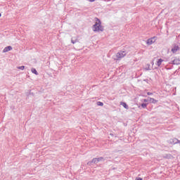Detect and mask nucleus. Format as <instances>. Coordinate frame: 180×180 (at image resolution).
Masks as SVG:
<instances>
[{
	"label": "nucleus",
	"mask_w": 180,
	"mask_h": 180,
	"mask_svg": "<svg viewBox=\"0 0 180 180\" xmlns=\"http://www.w3.org/2000/svg\"><path fill=\"white\" fill-rule=\"evenodd\" d=\"M94 32H103V27L101 25V20L97 19V22L93 25Z\"/></svg>",
	"instance_id": "1"
},
{
	"label": "nucleus",
	"mask_w": 180,
	"mask_h": 180,
	"mask_svg": "<svg viewBox=\"0 0 180 180\" xmlns=\"http://www.w3.org/2000/svg\"><path fill=\"white\" fill-rule=\"evenodd\" d=\"M126 54H127L126 51H120L117 52V54L114 56V60H122V58L125 57Z\"/></svg>",
	"instance_id": "2"
},
{
	"label": "nucleus",
	"mask_w": 180,
	"mask_h": 180,
	"mask_svg": "<svg viewBox=\"0 0 180 180\" xmlns=\"http://www.w3.org/2000/svg\"><path fill=\"white\" fill-rule=\"evenodd\" d=\"M98 162L97 158H94L91 161L87 162V165L91 166L92 164H98Z\"/></svg>",
	"instance_id": "3"
},
{
	"label": "nucleus",
	"mask_w": 180,
	"mask_h": 180,
	"mask_svg": "<svg viewBox=\"0 0 180 180\" xmlns=\"http://www.w3.org/2000/svg\"><path fill=\"white\" fill-rule=\"evenodd\" d=\"M11 50H12V46H6L3 50V53H8V51H11Z\"/></svg>",
	"instance_id": "4"
},
{
	"label": "nucleus",
	"mask_w": 180,
	"mask_h": 180,
	"mask_svg": "<svg viewBox=\"0 0 180 180\" xmlns=\"http://www.w3.org/2000/svg\"><path fill=\"white\" fill-rule=\"evenodd\" d=\"M153 39L154 38H150L147 40L146 41V44H148L149 46L153 44V43H154V41L153 40Z\"/></svg>",
	"instance_id": "5"
},
{
	"label": "nucleus",
	"mask_w": 180,
	"mask_h": 180,
	"mask_svg": "<svg viewBox=\"0 0 180 180\" xmlns=\"http://www.w3.org/2000/svg\"><path fill=\"white\" fill-rule=\"evenodd\" d=\"M174 65H179V64H180V59L179 58H174Z\"/></svg>",
	"instance_id": "6"
},
{
	"label": "nucleus",
	"mask_w": 180,
	"mask_h": 180,
	"mask_svg": "<svg viewBox=\"0 0 180 180\" xmlns=\"http://www.w3.org/2000/svg\"><path fill=\"white\" fill-rule=\"evenodd\" d=\"M178 50H179V46H174L172 49V53H176Z\"/></svg>",
	"instance_id": "7"
},
{
	"label": "nucleus",
	"mask_w": 180,
	"mask_h": 180,
	"mask_svg": "<svg viewBox=\"0 0 180 180\" xmlns=\"http://www.w3.org/2000/svg\"><path fill=\"white\" fill-rule=\"evenodd\" d=\"M120 105L124 108V109H129V105L124 102H120Z\"/></svg>",
	"instance_id": "8"
},
{
	"label": "nucleus",
	"mask_w": 180,
	"mask_h": 180,
	"mask_svg": "<svg viewBox=\"0 0 180 180\" xmlns=\"http://www.w3.org/2000/svg\"><path fill=\"white\" fill-rule=\"evenodd\" d=\"M164 60L161 58H160L156 63V65H158V67H160L161 65V64L162 63Z\"/></svg>",
	"instance_id": "9"
},
{
	"label": "nucleus",
	"mask_w": 180,
	"mask_h": 180,
	"mask_svg": "<svg viewBox=\"0 0 180 180\" xmlns=\"http://www.w3.org/2000/svg\"><path fill=\"white\" fill-rule=\"evenodd\" d=\"M149 102H150V103H157L158 102V101H157L153 98H149Z\"/></svg>",
	"instance_id": "10"
},
{
	"label": "nucleus",
	"mask_w": 180,
	"mask_h": 180,
	"mask_svg": "<svg viewBox=\"0 0 180 180\" xmlns=\"http://www.w3.org/2000/svg\"><path fill=\"white\" fill-rule=\"evenodd\" d=\"M78 39L72 38L71 39V43H72V44H75V43H78Z\"/></svg>",
	"instance_id": "11"
},
{
	"label": "nucleus",
	"mask_w": 180,
	"mask_h": 180,
	"mask_svg": "<svg viewBox=\"0 0 180 180\" xmlns=\"http://www.w3.org/2000/svg\"><path fill=\"white\" fill-rule=\"evenodd\" d=\"M31 71H32V72L33 74H35V75H39V72H37V70H36L35 68H32L31 69Z\"/></svg>",
	"instance_id": "12"
},
{
	"label": "nucleus",
	"mask_w": 180,
	"mask_h": 180,
	"mask_svg": "<svg viewBox=\"0 0 180 180\" xmlns=\"http://www.w3.org/2000/svg\"><path fill=\"white\" fill-rule=\"evenodd\" d=\"M98 162H101V161H105V158L103 157L97 158Z\"/></svg>",
	"instance_id": "13"
},
{
	"label": "nucleus",
	"mask_w": 180,
	"mask_h": 180,
	"mask_svg": "<svg viewBox=\"0 0 180 180\" xmlns=\"http://www.w3.org/2000/svg\"><path fill=\"white\" fill-rule=\"evenodd\" d=\"M179 140H178V139H173V143H174V144H178V143H179Z\"/></svg>",
	"instance_id": "14"
},
{
	"label": "nucleus",
	"mask_w": 180,
	"mask_h": 180,
	"mask_svg": "<svg viewBox=\"0 0 180 180\" xmlns=\"http://www.w3.org/2000/svg\"><path fill=\"white\" fill-rule=\"evenodd\" d=\"M97 105L98 106H103V103L101 102V101H98L97 102Z\"/></svg>",
	"instance_id": "15"
},
{
	"label": "nucleus",
	"mask_w": 180,
	"mask_h": 180,
	"mask_svg": "<svg viewBox=\"0 0 180 180\" xmlns=\"http://www.w3.org/2000/svg\"><path fill=\"white\" fill-rule=\"evenodd\" d=\"M141 106H142V108H143V109H146V108H147V103H142L141 104Z\"/></svg>",
	"instance_id": "16"
},
{
	"label": "nucleus",
	"mask_w": 180,
	"mask_h": 180,
	"mask_svg": "<svg viewBox=\"0 0 180 180\" xmlns=\"http://www.w3.org/2000/svg\"><path fill=\"white\" fill-rule=\"evenodd\" d=\"M18 70H22V71H23V70H25V66H20V67H18Z\"/></svg>",
	"instance_id": "17"
},
{
	"label": "nucleus",
	"mask_w": 180,
	"mask_h": 180,
	"mask_svg": "<svg viewBox=\"0 0 180 180\" xmlns=\"http://www.w3.org/2000/svg\"><path fill=\"white\" fill-rule=\"evenodd\" d=\"M169 64L175 65V62H174V59H173L172 60H171V62L169 63Z\"/></svg>",
	"instance_id": "18"
},
{
	"label": "nucleus",
	"mask_w": 180,
	"mask_h": 180,
	"mask_svg": "<svg viewBox=\"0 0 180 180\" xmlns=\"http://www.w3.org/2000/svg\"><path fill=\"white\" fill-rule=\"evenodd\" d=\"M147 95H153V93H151V92H148V93H147Z\"/></svg>",
	"instance_id": "19"
},
{
	"label": "nucleus",
	"mask_w": 180,
	"mask_h": 180,
	"mask_svg": "<svg viewBox=\"0 0 180 180\" xmlns=\"http://www.w3.org/2000/svg\"><path fill=\"white\" fill-rule=\"evenodd\" d=\"M143 101L144 102H148V101H150V100L144 99Z\"/></svg>",
	"instance_id": "20"
},
{
	"label": "nucleus",
	"mask_w": 180,
	"mask_h": 180,
	"mask_svg": "<svg viewBox=\"0 0 180 180\" xmlns=\"http://www.w3.org/2000/svg\"><path fill=\"white\" fill-rule=\"evenodd\" d=\"M136 180H143V179L139 177V178H136Z\"/></svg>",
	"instance_id": "21"
},
{
	"label": "nucleus",
	"mask_w": 180,
	"mask_h": 180,
	"mask_svg": "<svg viewBox=\"0 0 180 180\" xmlns=\"http://www.w3.org/2000/svg\"><path fill=\"white\" fill-rule=\"evenodd\" d=\"M89 2H95V0H89Z\"/></svg>",
	"instance_id": "22"
},
{
	"label": "nucleus",
	"mask_w": 180,
	"mask_h": 180,
	"mask_svg": "<svg viewBox=\"0 0 180 180\" xmlns=\"http://www.w3.org/2000/svg\"><path fill=\"white\" fill-rule=\"evenodd\" d=\"M1 16H2V15H1V13H0V18H1Z\"/></svg>",
	"instance_id": "23"
}]
</instances>
